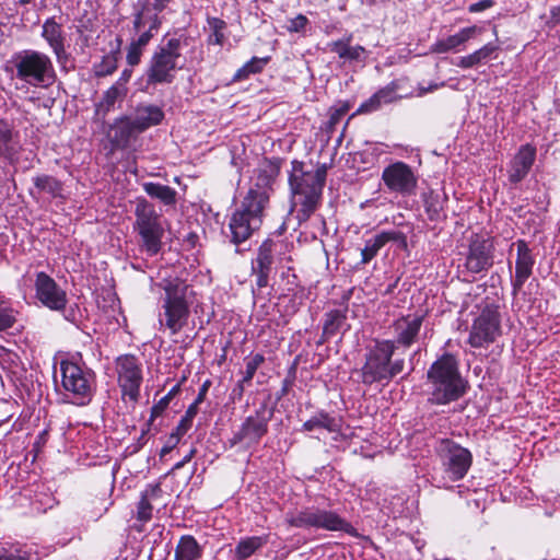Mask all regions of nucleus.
<instances>
[{
	"label": "nucleus",
	"instance_id": "1",
	"mask_svg": "<svg viewBox=\"0 0 560 560\" xmlns=\"http://www.w3.org/2000/svg\"><path fill=\"white\" fill-rule=\"evenodd\" d=\"M422 323L423 316H402L393 323L394 339L372 340L358 370L363 385L385 387L396 376L402 374L401 380H406L415 371V358L419 350L413 351L408 361L401 354L418 341Z\"/></svg>",
	"mask_w": 560,
	"mask_h": 560
},
{
	"label": "nucleus",
	"instance_id": "2",
	"mask_svg": "<svg viewBox=\"0 0 560 560\" xmlns=\"http://www.w3.org/2000/svg\"><path fill=\"white\" fill-rule=\"evenodd\" d=\"M279 174L280 160L278 159H265L254 170L248 191L229 220L231 243L240 245L260 229Z\"/></svg>",
	"mask_w": 560,
	"mask_h": 560
},
{
	"label": "nucleus",
	"instance_id": "3",
	"mask_svg": "<svg viewBox=\"0 0 560 560\" xmlns=\"http://www.w3.org/2000/svg\"><path fill=\"white\" fill-rule=\"evenodd\" d=\"M291 166L289 185L292 192V205L296 209V219L301 224L306 222L322 203L327 167L323 164L315 171H304L303 162L296 160L291 163Z\"/></svg>",
	"mask_w": 560,
	"mask_h": 560
},
{
	"label": "nucleus",
	"instance_id": "4",
	"mask_svg": "<svg viewBox=\"0 0 560 560\" xmlns=\"http://www.w3.org/2000/svg\"><path fill=\"white\" fill-rule=\"evenodd\" d=\"M431 385L429 401L446 405L458 400L467 390V383L458 370V361L451 353H444L432 363L427 373Z\"/></svg>",
	"mask_w": 560,
	"mask_h": 560
},
{
	"label": "nucleus",
	"instance_id": "5",
	"mask_svg": "<svg viewBox=\"0 0 560 560\" xmlns=\"http://www.w3.org/2000/svg\"><path fill=\"white\" fill-rule=\"evenodd\" d=\"M10 63L12 77L33 88H48L56 81L50 57L42 51L24 49L15 52Z\"/></svg>",
	"mask_w": 560,
	"mask_h": 560
},
{
	"label": "nucleus",
	"instance_id": "6",
	"mask_svg": "<svg viewBox=\"0 0 560 560\" xmlns=\"http://www.w3.org/2000/svg\"><path fill=\"white\" fill-rule=\"evenodd\" d=\"M290 526L304 530L342 532L358 537L357 528L337 511L317 505L304 506L287 515Z\"/></svg>",
	"mask_w": 560,
	"mask_h": 560
},
{
	"label": "nucleus",
	"instance_id": "7",
	"mask_svg": "<svg viewBox=\"0 0 560 560\" xmlns=\"http://www.w3.org/2000/svg\"><path fill=\"white\" fill-rule=\"evenodd\" d=\"M435 452L444 475L441 478L433 476V481L439 488H451L452 482L459 481L467 475L472 455L469 450L451 439H441L435 445Z\"/></svg>",
	"mask_w": 560,
	"mask_h": 560
},
{
	"label": "nucleus",
	"instance_id": "8",
	"mask_svg": "<svg viewBox=\"0 0 560 560\" xmlns=\"http://www.w3.org/2000/svg\"><path fill=\"white\" fill-rule=\"evenodd\" d=\"M278 244L267 238L257 249L256 257L252 260L250 271L255 277L256 289L253 288L254 306L259 307V314L262 316L269 315L270 305L262 296L261 290L269 285L270 276L273 271L276 261V252Z\"/></svg>",
	"mask_w": 560,
	"mask_h": 560
},
{
	"label": "nucleus",
	"instance_id": "9",
	"mask_svg": "<svg viewBox=\"0 0 560 560\" xmlns=\"http://www.w3.org/2000/svg\"><path fill=\"white\" fill-rule=\"evenodd\" d=\"M61 384L71 401L84 406L93 397L94 373L75 362L61 361Z\"/></svg>",
	"mask_w": 560,
	"mask_h": 560
},
{
	"label": "nucleus",
	"instance_id": "10",
	"mask_svg": "<svg viewBox=\"0 0 560 560\" xmlns=\"http://www.w3.org/2000/svg\"><path fill=\"white\" fill-rule=\"evenodd\" d=\"M175 78V37L159 45L145 70V89L171 84Z\"/></svg>",
	"mask_w": 560,
	"mask_h": 560
},
{
	"label": "nucleus",
	"instance_id": "11",
	"mask_svg": "<svg viewBox=\"0 0 560 560\" xmlns=\"http://www.w3.org/2000/svg\"><path fill=\"white\" fill-rule=\"evenodd\" d=\"M501 335L499 306L487 304L475 318L468 337L472 348H482L495 341Z\"/></svg>",
	"mask_w": 560,
	"mask_h": 560
},
{
	"label": "nucleus",
	"instance_id": "12",
	"mask_svg": "<svg viewBox=\"0 0 560 560\" xmlns=\"http://www.w3.org/2000/svg\"><path fill=\"white\" fill-rule=\"evenodd\" d=\"M272 416V409H268L266 404L260 405L254 415L243 421L240 430L229 440L230 447L240 443H245L247 447L257 445L268 433V423Z\"/></svg>",
	"mask_w": 560,
	"mask_h": 560
},
{
	"label": "nucleus",
	"instance_id": "13",
	"mask_svg": "<svg viewBox=\"0 0 560 560\" xmlns=\"http://www.w3.org/2000/svg\"><path fill=\"white\" fill-rule=\"evenodd\" d=\"M115 370L122 398L128 397L133 404L138 401L142 384V364L133 354L119 355L115 361Z\"/></svg>",
	"mask_w": 560,
	"mask_h": 560
},
{
	"label": "nucleus",
	"instance_id": "14",
	"mask_svg": "<svg viewBox=\"0 0 560 560\" xmlns=\"http://www.w3.org/2000/svg\"><path fill=\"white\" fill-rule=\"evenodd\" d=\"M136 228L141 235L147 250L156 254L161 246L163 228L154 208L147 201H140L136 206Z\"/></svg>",
	"mask_w": 560,
	"mask_h": 560
},
{
	"label": "nucleus",
	"instance_id": "15",
	"mask_svg": "<svg viewBox=\"0 0 560 560\" xmlns=\"http://www.w3.org/2000/svg\"><path fill=\"white\" fill-rule=\"evenodd\" d=\"M382 180L390 192L401 196L413 195L418 185V177L411 166L401 161L387 165L382 172Z\"/></svg>",
	"mask_w": 560,
	"mask_h": 560
},
{
	"label": "nucleus",
	"instance_id": "16",
	"mask_svg": "<svg viewBox=\"0 0 560 560\" xmlns=\"http://www.w3.org/2000/svg\"><path fill=\"white\" fill-rule=\"evenodd\" d=\"M494 245L491 238L471 235L465 259V268L471 273L489 270L493 266Z\"/></svg>",
	"mask_w": 560,
	"mask_h": 560
},
{
	"label": "nucleus",
	"instance_id": "17",
	"mask_svg": "<svg viewBox=\"0 0 560 560\" xmlns=\"http://www.w3.org/2000/svg\"><path fill=\"white\" fill-rule=\"evenodd\" d=\"M36 298L51 311H63L67 306V293L47 273L38 272L35 281Z\"/></svg>",
	"mask_w": 560,
	"mask_h": 560
},
{
	"label": "nucleus",
	"instance_id": "18",
	"mask_svg": "<svg viewBox=\"0 0 560 560\" xmlns=\"http://www.w3.org/2000/svg\"><path fill=\"white\" fill-rule=\"evenodd\" d=\"M390 242L396 243L401 249H406L408 246L407 236L401 231H382L374 237L365 241V246L361 250V264H369L374 257L377 256L380 249Z\"/></svg>",
	"mask_w": 560,
	"mask_h": 560
},
{
	"label": "nucleus",
	"instance_id": "19",
	"mask_svg": "<svg viewBox=\"0 0 560 560\" xmlns=\"http://www.w3.org/2000/svg\"><path fill=\"white\" fill-rule=\"evenodd\" d=\"M517 256L515 261V275L512 279V293L516 295L523 288L526 280L533 273V267L535 265V258L532 254V249L524 240L516 242Z\"/></svg>",
	"mask_w": 560,
	"mask_h": 560
},
{
	"label": "nucleus",
	"instance_id": "20",
	"mask_svg": "<svg viewBox=\"0 0 560 560\" xmlns=\"http://www.w3.org/2000/svg\"><path fill=\"white\" fill-rule=\"evenodd\" d=\"M172 0H138L135 4L133 28L140 32L145 28L148 23L152 26H160L159 14L166 8Z\"/></svg>",
	"mask_w": 560,
	"mask_h": 560
},
{
	"label": "nucleus",
	"instance_id": "21",
	"mask_svg": "<svg viewBox=\"0 0 560 560\" xmlns=\"http://www.w3.org/2000/svg\"><path fill=\"white\" fill-rule=\"evenodd\" d=\"M536 148L529 143L520 147L510 163L509 180L512 184L521 183L529 173L536 160Z\"/></svg>",
	"mask_w": 560,
	"mask_h": 560
},
{
	"label": "nucleus",
	"instance_id": "22",
	"mask_svg": "<svg viewBox=\"0 0 560 560\" xmlns=\"http://www.w3.org/2000/svg\"><path fill=\"white\" fill-rule=\"evenodd\" d=\"M141 132V128L137 126L131 116H122L116 119L113 126H110L108 137L115 148L125 149L135 141Z\"/></svg>",
	"mask_w": 560,
	"mask_h": 560
},
{
	"label": "nucleus",
	"instance_id": "23",
	"mask_svg": "<svg viewBox=\"0 0 560 560\" xmlns=\"http://www.w3.org/2000/svg\"><path fill=\"white\" fill-rule=\"evenodd\" d=\"M481 28L472 25L459 30L454 35H450L446 38L438 39L432 46L431 51L435 54H446L450 51H460L465 48V44L472 39Z\"/></svg>",
	"mask_w": 560,
	"mask_h": 560
},
{
	"label": "nucleus",
	"instance_id": "24",
	"mask_svg": "<svg viewBox=\"0 0 560 560\" xmlns=\"http://www.w3.org/2000/svg\"><path fill=\"white\" fill-rule=\"evenodd\" d=\"M342 428V420L332 413L325 410H318L308 420H306L302 428V432H314L325 430L329 433H339Z\"/></svg>",
	"mask_w": 560,
	"mask_h": 560
},
{
	"label": "nucleus",
	"instance_id": "25",
	"mask_svg": "<svg viewBox=\"0 0 560 560\" xmlns=\"http://www.w3.org/2000/svg\"><path fill=\"white\" fill-rule=\"evenodd\" d=\"M173 479L171 472L163 476L159 483L151 490H145L141 495V499L137 506V518L141 522H148L152 516V505L150 499L158 495V493H164L168 490L172 491V486L168 485Z\"/></svg>",
	"mask_w": 560,
	"mask_h": 560
},
{
	"label": "nucleus",
	"instance_id": "26",
	"mask_svg": "<svg viewBox=\"0 0 560 560\" xmlns=\"http://www.w3.org/2000/svg\"><path fill=\"white\" fill-rule=\"evenodd\" d=\"M347 313L348 310H331L325 314V319L323 323V334L322 338L318 341V345L326 342L332 336L340 331H347L349 329V325L347 324Z\"/></svg>",
	"mask_w": 560,
	"mask_h": 560
},
{
	"label": "nucleus",
	"instance_id": "27",
	"mask_svg": "<svg viewBox=\"0 0 560 560\" xmlns=\"http://www.w3.org/2000/svg\"><path fill=\"white\" fill-rule=\"evenodd\" d=\"M164 290V296L161 298L159 323L161 327L168 329L172 336L175 334V288L170 283Z\"/></svg>",
	"mask_w": 560,
	"mask_h": 560
},
{
	"label": "nucleus",
	"instance_id": "28",
	"mask_svg": "<svg viewBox=\"0 0 560 560\" xmlns=\"http://www.w3.org/2000/svg\"><path fill=\"white\" fill-rule=\"evenodd\" d=\"M131 117L143 132L148 128L160 124L164 118V113L158 105L140 104L136 107L133 116Z\"/></svg>",
	"mask_w": 560,
	"mask_h": 560
},
{
	"label": "nucleus",
	"instance_id": "29",
	"mask_svg": "<svg viewBox=\"0 0 560 560\" xmlns=\"http://www.w3.org/2000/svg\"><path fill=\"white\" fill-rule=\"evenodd\" d=\"M424 211L430 221L440 222L446 218L444 206L447 201L445 194L430 190L422 195Z\"/></svg>",
	"mask_w": 560,
	"mask_h": 560
},
{
	"label": "nucleus",
	"instance_id": "30",
	"mask_svg": "<svg viewBox=\"0 0 560 560\" xmlns=\"http://www.w3.org/2000/svg\"><path fill=\"white\" fill-rule=\"evenodd\" d=\"M159 26H152L151 23H148L145 28H142L139 33V36L131 40L128 52H127V62L130 66H137L140 62V58L144 47L149 44L151 38L153 37V32L158 31Z\"/></svg>",
	"mask_w": 560,
	"mask_h": 560
},
{
	"label": "nucleus",
	"instance_id": "31",
	"mask_svg": "<svg viewBox=\"0 0 560 560\" xmlns=\"http://www.w3.org/2000/svg\"><path fill=\"white\" fill-rule=\"evenodd\" d=\"M498 49H499V46L495 43H488V44L483 45L481 48L475 50L474 52L457 58V60L454 62V65L462 69H470V68L483 65L489 59L492 58V55Z\"/></svg>",
	"mask_w": 560,
	"mask_h": 560
},
{
	"label": "nucleus",
	"instance_id": "32",
	"mask_svg": "<svg viewBox=\"0 0 560 560\" xmlns=\"http://www.w3.org/2000/svg\"><path fill=\"white\" fill-rule=\"evenodd\" d=\"M42 36L46 39L48 45L56 54L58 60L65 55L62 27L54 19H48L43 24Z\"/></svg>",
	"mask_w": 560,
	"mask_h": 560
},
{
	"label": "nucleus",
	"instance_id": "33",
	"mask_svg": "<svg viewBox=\"0 0 560 560\" xmlns=\"http://www.w3.org/2000/svg\"><path fill=\"white\" fill-rule=\"evenodd\" d=\"M350 35L347 39H339L330 44V50L338 55L340 59L348 61H361L366 55V50L363 46H350Z\"/></svg>",
	"mask_w": 560,
	"mask_h": 560
},
{
	"label": "nucleus",
	"instance_id": "34",
	"mask_svg": "<svg viewBox=\"0 0 560 560\" xmlns=\"http://www.w3.org/2000/svg\"><path fill=\"white\" fill-rule=\"evenodd\" d=\"M126 95V88L121 83L112 85L103 95L102 101L96 105L95 115L104 119L106 115L114 108L118 100H122Z\"/></svg>",
	"mask_w": 560,
	"mask_h": 560
},
{
	"label": "nucleus",
	"instance_id": "35",
	"mask_svg": "<svg viewBox=\"0 0 560 560\" xmlns=\"http://www.w3.org/2000/svg\"><path fill=\"white\" fill-rule=\"evenodd\" d=\"M267 536H252L243 538L235 547V557L238 560H244L254 555L258 549L267 544Z\"/></svg>",
	"mask_w": 560,
	"mask_h": 560
},
{
	"label": "nucleus",
	"instance_id": "36",
	"mask_svg": "<svg viewBox=\"0 0 560 560\" xmlns=\"http://www.w3.org/2000/svg\"><path fill=\"white\" fill-rule=\"evenodd\" d=\"M201 555V548L190 535H183L177 542V560H196Z\"/></svg>",
	"mask_w": 560,
	"mask_h": 560
},
{
	"label": "nucleus",
	"instance_id": "37",
	"mask_svg": "<svg viewBox=\"0 0 560 560\" xmlns=\"http://www.w3.org/2000/svg\"><path fill=\"white\" fill-rule=\"evenodd\" d=\"M195 303V294L192 289L184 284L183 287L177 282V323L186 317L189 313L190 306Z\"/></svg>",
	"mask_w": 560,
	"mask_h": 560
},
{
	"label": "nucleus",
	"instance_id": "38",
	"mask_svg": "<svg viewBox=\"0 0 560 560\" xmlns=\"http://www.w3.org/2000/svg\"><path fill=\"white\" fill-rule=\"evenodd\" d=\"M35 187L49 194L52 198L61 197L62 183L49 175H39L33 179Z\"/></svg>",
	"mask_w": 560,
	"mask_h": 560
},
{
	"label": "nucleus",
	"instance_id": "39",
	"mask_svg": "<svg viewBox=\"0 0 560 560\" xmlns=\"http://www.w3.org/2000/svg\"><path fill=\"white\" fill-rule=\"evenodd\" d=\"M31 550L20 544L0 546V560H30Z\"/></svg>",
	"mask_w": 560,
	"mask_h": 560
},
{
	"label": "nucleus",
	"instance_id": "40",
	"mask_svg": "<svg viewBox=\"0 0 560 560\" xmlns=\"http://www.w3.org/2000/svg\"><path fill=\"white\" fill-rule=\"evenodd\" d=\"M117 49L103 57L102 61L95 66V74L97 77H106L112 74L117 68V55L121 44V38L117 37Z\"/></svg>",
	"mask_w": 560,
	"mask_h": 560
},
{
	"label": "nucleus",
	"instance_id": "41",
	"mask_svg": "<svg viewBox=\"0 0 560 560\" xmlns=\"http://www.w3.org/2000/svg\"><path fill=\"white\" fill-rule=\"evenodd\" d=\"M351 107L352 103L349 101L339 102L337 105L330 107L326 130L332 132L335 127L340 122L342 117L351 109Z\"/></svg>",
	"mask_w": 560,
	"mask_h": 560
},
{
	"label": "nucleus",
	"instance_id": "42",
	"mask_svg": "<svg viewBox=\"0 0 560 560\" xmlns=\"http://www.w3.org/2000/svg\"><path fill=\"white\" fill-rule=\"evenodd\" d=\"M144 188L149 196L159 198L166 205L175 202V191L167 186L149 183L145 184Z\"/></svg>",
	"mask_w": 560,
	"mask_h": 560
},
{
	"label": "nucleus",
	"instance_id": "43",
	"mask_svg": "<svg viewBox=\"0 0 560 560\" xmlns=\"http://www.w3.org/2000/svg\"><path fill=\"white\" fill-rule=\"evenodd\" d=\"M398 90L399 82L392 81L386 86L376 91L374 94L378 98L381 105L390 104L401 97L397 94Z\"/></svg>",
	"mask_w": 560,
	"mask_h": 560
},
{
	"label": "nucleus",
	"instance_id": "44",
	"mask_svg": "<svg viewBox=\"0 0 560 560\" xmlns=\"http://www.w3.org/2000/svg\"><path fill=\"white\" fill-rule=\"evenodd\" d=\"M265 362L261 353H255L245 358V372L243 374V383H250L259 366Z\"/></svg>",
	"mask_w": 560,
	"mask_h": 560
},
{
	"label": "nucleus",
	"instance_id": "45",
	"mask_svg": "<svg viewBox=\"0 0 560 560\" xmlns=\"http://www.w3.org/2000/svg\"><path fill=\"white\" fill-rule=\"evenodd\" d=\"M208 24L212 31L209 37L210 42L215 45H222L224 40L223 30L226 26L225 22L221 19L212 18L208 20Z\"/></svg>",
	"mask_w": 560,
	"mask_h": 560
},
{
	"label": "nucleus",
	"instance_id": "46",
	"mask_svg": "<svg viewBox=\"0 0 560 560\" xmlns=\"http://www.w3.org/2000/svg\"><path fill=\"white\" fill-rule=\"evenodd\" d=\"M177 234L183 237V248L185 250L195 249L199 243V233L197 230L186 229L184 225L177 231Z\"/></svg>",
	"mask_w": 560,
	"mask_h": 560
},
{
	"label": "nucleus",
	"instance_id": "47",
	"mask_svg": "<svg viewBox=\"0 0 560 560\" xmlns=\"http://www.w3.org/2000/svg\"><path fill=\"white\" fill-rule=\"evenodd\" d=\"M16 323V312L9 306L0 305V332L12 328Z\"/></svg>",
	"mask_w": 560,
	"mask_h": 560
},
{
	"label": "nucleus",
	"instance_id": "48",
	"mask_svg": "<svg viewBox=\"0 0 560 560\" xmlns=\"http://www.w3.org/2000/svg\"><path fill=\"white\" fill-rule=\"evenodd\" d=\"M382 107L380 104L378 98L373 94L370 98L364 101L358 109L352 114V117L355 115H362V114H371L376 110H378Z\"/></svg>",
	"mask_w": 560,
	"mask_h": 560
},
{
	"label": "nucleus",
	"instance_id": "49",
	"mask_svg": "<svg viewBox=\"0 0 560 560\" xmlns=\"http://www.w3.org/2000/svg\"><path fill=\"white\" fill-rule=\"evenodd\" d=\"M175 396V385L170 388L168 393L163 396L153 407L151 411L152 418L161 416L167 408L170 401Z\"/></svg>",
	"mask_w": 560,
	"mask_h": 560
},
{
	"label": "nucleus",
	"instance_id": "50",
	"mask_svg": "<svg viewBox=\"0 0 560 560\" xmlns=\"http://www.w3.org/2000/svg\"><path fill=\"white\" fill-rule=\"evenodd\" d=\"M196 415H197V405L191 404L189 406V408L187 409L185 417L177 424V436L182 433H185L188 430V428L190 427V422Z\"/></svg>",
	"mask_w": 560,
	"mask_h": 560
},
{
	"label": "nucleus",
	"instance_id": "51",
	"mask_svg": "<svg viewBox=\"0 0 560 560\" xmlns=\"http://www.w3.org/2000/svg\"><path fill=\"white\" fill-rule=\"evenodd\" d=\"M269 57H253L249 61L245 63V66L250 74H256L262 71V69L269 62Z\"/></svg>",
	"mask_w": 560,
	"mask_h": 560
},
{
	"label": "nucleus",
	"instance_id": "52",
	"mask_svg": "<svg viewBox=\"0 0 560 560\" xmlns=\"http://www.w3.org/2000/svg\"><path fill=\"white\" fill-rule=\"evenodd\" d=\"M307 23H308L307 18L304 16L303 14H299L290 21L289 30L291 32H301L305 28Z\"/></svg>",
	"mask_w": 560,
	"mask_h": 560
},
{
	"label": "nucleus",
	"instance_id": "53",
	"mask_svg": "<svg viewBox=\"0 0 560 560\" xmlns=\"http://www.w3.org/2000/svg\"><path fill=\"white\" fill-rule=\"evenodd\" d=\"M12 138V132L9 125L0 119V147L7 145Z\"/></svg>",
	"mask_w": 560,
	"mask_h": 560
},
{
	"label": "nucleus",
	"instance_id": "54",
	"mask_svg": "<svg viewBox=\"0 0 560 560\" xmlns=\"http://www.w3.org/2000/svg\"><path fill=\"white\" fill-rule=\"evenodd\" d=\"M494 5L493 0H480L479 2L472 3L468 7L470 13H479Z\"/></svg>",
	"mask_w": 560,
	"mask_h": 560
},
{
	"label": "nucleus",
	"instance_id": "55",
	"mask_svg": "<svg viewBox=\"0 0 560 560\" xmlns=\"http://www.w3.org/2000/svg\"><path fill=\"white\" fill-rule=\"evenodd\" d=\"M210 384H211V383H210V381H206V382L201 385V387L199 388V393H198V395H197V397H196V399H195L194 404L199 405L200 402H202V401L205 400V397H206V395H207V393H208V389H209V387H210Z\"/></svg>",
	"mask_w": 560,
	"mask_h": 560
},
{
	"label": "nucleus",
	"instance_id": "56",
	"mask_svg": "<svg viewBox=\"0 0 560 560\" xmlns=\"http://www.w3.org/2000/svg\"><path fill=\"white\" fill-rule=\"evenodd\" d=\"M250 75L249 71L247 70L246 66L244 65L243 67H241L236 72L235 74L233 75V81H243V80H246L248 79V77Z\"/></svg>",
	"mask_w": 560,
	"mask_h": 560
},
{
	"label": "nucleus",
	"instance_id": "57",
	"mask_svg": "<svg viewBox=\"0 0 560 560\" xmlns=\"http://www.w3.org/2000/svg\"><path fill=\"white\" fill-rule=\"evenodd\" d=\"M246 384L247 383H243V378L237 382V384L235 385V387L232 390V395L234 398H238V399L242 398Z\"/></svg>",
	"mask_w": 560,
	"mask_h": 560
},
{
	"label": "nucleus",
	"instance_id": "58",
	"mask_svg": "<svg viewBox=\"0 0 560 560\" xmlns=\"http://www.w3.org/2000/svg\"><path fill=\"white\" fill-rule=\"evenodd\" d=\"M63 314V318L68 322L74 323L75 322V310L74 307L67 308L65 307L63 311H61Z\"/></svg>",
	"mask_w": 560,
	"mask_h": 560
},
{
	"label": "nucleus",
	"instance_id": "59",
	"mask_svg": "<svg viewBox=\"0 0 560 560\" xmlns=\"http://www.w3.org/2000/svg\"><path fill=\"white\" fill-rule=\"evenodd\" d=\"M444 83H441V84H430L428 88H420V92H419V95H424L429 92H433L435 90H438L440 86H443Z\"/></svg>",
	"mask_w": 560,
	"mask_h": 560
},
{
	"label": "nucleus",
	"instance_id": "60",
	"mask_svg": "<svg viewBox=\"0 0 560 560\" xmlns=\"http://www.w3.org/2000/svg\"><path fill=\"white\" fill-rule=\"evenodd\" d=\"M174 445H166L161 450L160 456L163 459L171 451L173 450Z\"/></svg>",
	"mask_w": 560,
	"mask_h": 560
},
{
	"label": "nucleus",
	"instance_id": "61",
	"mask_svg": "<svg viewBox=\"0 0 560 560\" xmlns=\"http://www.w3.org/2000/svg\"><path fill=\"white\" fill-rule=\"evenodd\" d=\"M189 457H190V454H187L184 456V458L180 462H177V469L183 467L185 465V463L189 460Z\"/></svg>",
	"mask_w": 560,
	"mask_h": 560
},
{
	"label": "nucleus",
	"instance_id": "62",
	"mask_svg": "<svg viewBox=\"0 0 560 560\" xmlns=\"http://www.w3.org/2000/svg\"><path fill=\"white\" fill-rule=\"evenodd\" d=\"M288 386H289V382L285 380L283 382V386L281 388V396H284L288 393Z\"/></svg>",
	"mask_w": 560,
	"mask_h": 560
},
{
	"label": "nucleus",
	"instance_id": "63",
	"mask_svg": "<svg viewBox=\"0 0 560 560\" xmlns=\"http://www.w3.org/2000/svg\"><path fill=\"white\" fill-rule=\"evenodd\" d=\"M185 380H186V376L183 375L182 381L179 383H177V385H176L177 392L179 390L180 383H183Z\"/></svg>",
	"mask_w": 560,
	"mask_h": 560
},
{
	"label": "nucleus",
	"instance_id": "64",
	"mask_svg": "<svg viewBox=\"0 0 560 560\" xmlns=\"http://www.w3.org/2000/svg\"><path fill=\"white\" fill-rule=\"evenodd\" d=\"M320 222H322L323 226L325 228L326 226V222H325V219L323 217L320 218Z\"/></svg>",
	"mask_w": 560,
	"mask_h": 560
}]
</instances>
